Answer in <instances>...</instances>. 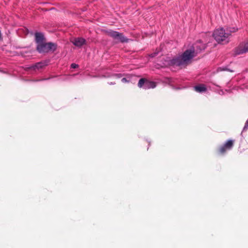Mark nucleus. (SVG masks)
<instances>
[{"mask_svg": "<svg viewBox=\"0 0 248 248\" xmlns=\"http://www.w3.org/2000/svg\"><path fill=\"white\" fill-rule=\"evenodd\" d=\"M206 47V44L200 40L197 41L190 49L186 50L182 54L168 60L167 65L178 67L186 66L193 57L204 50Z\"/></svg>", "mask_w": 248, "mask_h": 248, "instance_id": "1", "label": "nucleus"}, {"mask_svg": "<svg viewBox=\"0 0 248 248\" xmlns=\"http://www.w3.org/2000/svg\"><path fill=\"white\" fill-rule=\"evenodd\" d=\"M238 28L235 27H229L225 30L220 28L215 30L213 33V36L218 43L225 44L230 41L231 33L236 32Z\"/></svg>", "mask_w": 248, "mask_h": 248, "instance_id": "2", "label": "nucleus"}, {"mask_svg": "<svg viewBox=\"0 0 248 248\" xmlns=\"http://www.w3.org/2000/svg\"><path fill=\"white\" fill-rule=\"evenodd\" d=\"M57 46L56 44L54 43H44L37 45L36 49L40 53H47L55 51L57 49Z\"/></svg>", "mask_w": 248, "mask_h": 248, "instance_id": "3", "label": "nucleus"}, {"mask_svg": "<svg viewBox=\"0 0 248 248\" xmlns=\"http://www.w3.org/2000/svg\"><path fill=\"white\" fill-rule=\"evenodd\" d=\"M108 35L112 37L113 39L118 40L121 43H127L128 39L123 35V33L112 30H109L107 31Z\"/></svg>", "mask_w": 248, "mask_h": 248, "instance_id": "4", "label": "nucleus"}, {"mask_svg": "<svg viewBox=\"0 0 248 248\" xmlns=\"http://www.w3.org/2000/svg\"><path fill=\"white\" fill-rule=\"evenodd\" d=\"M139 88H142L144 89H153L156 87L155 83L154 81H149L145 78H140L138 84Z\"/></svg>", "mask_w": 248, "mask_h": 248, "instance_id": "5", "label": "nucleus"}, {"mask_svg": "<svg viewBox=\"0 0 248 248\" xmlns=\"http://www.w3.org/2000/svg\"><path fill=\"white\" fill-rule=\"evenodd\" d=\"M234 52L236 55H240L248 52V41L240 43L235 48Z\"/></svg>", "mask_w": 248, "mask_h": 248, "instance_id": "6", "label": "nucleus"}, {"mask_svg": "<svg viewBox=\"0 0 248 248\" xmlns=\"http://www.w3.org/2000/svg\"><path fill=\"white\" fill-rule=\"evenodd\" d=\"M233 145V141L232 140H230L227 141L226 143H225L223 145L221 146L219 148V152L223 154H224L226 150H230L232 149Z\"/></svg>", "mask_w": 248, "mask_h": 248, "instance_id": "7", "label": "nucleus"}, {"mask_svg": "<svg viewBox=\"0 0 248 248\" xmlns=\"http://www.w3.org/2000/svg\"><path fill=\"white\" fill-rule=\"evenodd\" d=\"M73 44L78 47H81L86 43V40L83 38H77L72 42Z\"/></svg>", "mask_w": 248, "mask_h": 248, "instance_id": "8", "label": "nucleus"}, {"mask_svg": "<svg viewBox=\"0 0 248 248\" xmlns=\"http://www.w3.org/2000/svg\"><path fill=\"white\" fill-rule=\"evenodd\" d=\"M35 41L37 45L44 43L45 40L44 34L42 32H36L35 33Z\"/></svg>", "mask_w": 248, "mask_h": 248, "instance_id": "9", "label": "nucleus"}, {"mask_svg": "<svg viewBox=\"0 0 248 248\" xmlns=\"http://www.w3.org/2000/svg\"><path fill=\"white\" fill-rule=\"evenodd\" d=\"M46 64L44 62H37L34 65H33L29 67L30 69L32 70H39L44 67Z\"/></svg>", "mask_w": 248, "mask_h": 248, "instance_id": "10", "label": "nucleus"}, {"mask_svg": "<svg viewBox=\"0 0 248 248\" xmlns=\"http://www.w3.org/2000/svg\"><path fill=\"white\" fill-rule=\"evenodd\" d=\"M196 92L198 93H202L206 91L207 88L204 84H200L194 87Z\"/></svg>", "mask_w": 248, "mask_h": 248, "instance_id": "11", "label": "nucleus"}, {"mask_svg": "<svg viewBox=\"0 0 248 248\" xmlns=\"http://www.w3.org/2000/svg\"><path fill=\"white\" fill-rule=\"evenodd\" d=\"M121 81L123 83H128V82H129L130 81V78L129 77H128L127 78H123L121 79Z\"/></svg>", "mask_w": 248, "mask_h": 248, "instance_id": "12", "label": "nucleus"}, {"mask_svg": "<svg viewBox=\"0 0 248 248\" xmlns=\"http://www.w3.org/2000/svg\"><path fill=\"white\" fill-rule=\"evenodd\" d=\"M248 129V119L247 120V121L245 123L244 127L242 130V132L247 131Z\"/></svg>", "mask_w": 248, "mask_h": 248, "instance_id": "13", "label": "nucleus"}, {"mask_svg": "<svg viewBox=\"0 0 248 248\" xmlns=\"http://www.w3.org/2000/svg\"><path fill=\"white\" fill-rule=\"evenodd\" d=\"M55 77L54 76H53V77H50V78H42V79H36V80H34V81H44V80H48L51 78H53Z\"/></svg>", "mask_w": 248, "mask_h": 248, "instance_id": "14", "label": "nucleus"}, {"mask_svg": "<svg viewBox=\"0 0 248 248\" xmlns=\"http://www.w3.org/2000/svg\"><path fill=\"white\" fill-rule=\"evenodd\" d=\"M158 54V51H155L153 53H151L149 55V57L151 58H154Z\"/></svg>", "mask_w": 248, "mask_h": 248, "instance_id": "15", "label": "nucleus"}, {"mask_svg": "<svg viewBox=\"0 0 248 248\" xmlns=\"http://www.w3.org/2000/svg\"><path fill=\"white\" fill-rule=\"evenodd\" d=\"M71 68H77L78 67V65L75 63H72L70 66Z\"/></svg>", "mask_w": 248, "mask_h": 248, "instance_id": "16", "label": "nucleus"}, {"mask_svg": "<svg viewBox=\"0 0 248 248\" xmlns=\"http://www.w3.org/2000/svg\"><path fill=\"white\" fill-rule=\"evenodd\" d=\"M114 76L116 78H120L123 76V75L122 74H116L114 75Z\"/></svg>", "mask_w": 248, "mask_h": 248, "instance_id": "17", "label": "nucleus"}, {"mask_svg": "<svg viewBox=\"0 0 248 248\" xmlns=\"http://www.w3.org/2000/svg\"><path fill=\"white\" fill-rule=\"evenodd\" d=\"M218 93L220 95H223L224 93L222 90H221L219 91Z\"/></svg>", "mask_w": 248, "mask_h": 248, "instance_id": "18", "label": "nucleus"}, {"mask_svg": "<svg viewBox=\"0 0 248 248\" xmlns=\"http://www.w3.org/2000/svg\"><path fill=\"white\" fill-rule=\"evenodd\" d=\"M109 84H110V85H112V84H114L115 83H112V82H110Z\"/></svg>", "mask_w": 248, "mask_h": 248, "instance_id": "19", "label": "nucleus"}, {"mask_svg": "<svg viewBox=\"0 0 248 248\" xmlns=\"http://www.w3.org/2000/svg\"><path fill=\"white\" fill-rule=\"evenodd\" d=\"M170 82H172L171 81V79H170V80H169Z\"/></svg>", "mask_w": 248, "mask_h": 248, "instance_id": "20", "label": "nucleus"}, {"mask_svg": "<svg viewBox=\"0 0 248 248\" xmlns=\"http://www.w3.org/2000/svg\"><path fill=\"white\" fill-rule=\"evenodd\" d=\"M229 71H231V72H233V71H232V70H229Z\"/></svg>", "mask_w": 248, "mask_h": 248, "instance_id": "21", "label": "nucleus"}]
</instances>
